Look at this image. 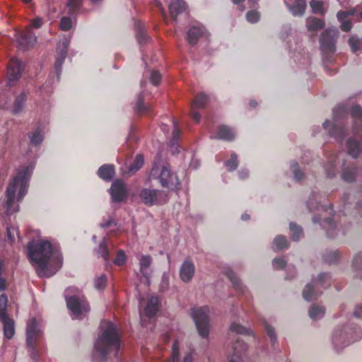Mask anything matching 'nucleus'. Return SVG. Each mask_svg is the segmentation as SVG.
Here are the masks:
<instances>
[{"label": "nucleus", "instance_id": "obj_1", "mask_svg": "<svg viewBox=\"0 0 362 362\" xmlns=\"http://www.w3.org/2000/svg\"><path fill=\"white\" fill-rule=\"evenodd\" d=\"M28 255L40 276H50L62 266V255L56 245L47 240L28 245Z\"/></svg>", "mask_w": 362, "mask_h": 362}, {"label": "nucleus", "instance_id": "obj_2", "mask_svg": "<svg viewBox=\"0 0 362 362\" xmlns=\"http://www.w3.org/2000/svg\"><path fill=\"white\" fill-rule=\"evenodd\" d=\"M34 168L33 165L21 167L16 175L9 182L5 194L4 206L8 213L18 211L17 203L23 197L27 192L28 182Z\"/></svg>", "mask_w": 362, "mask_h": 362}, {"label": "nucleus", "instance_id": "obj_3", "mask_svg": "<svg viewBox=\"0 0 362 362\" xmlns=\"http://www.w3.org/2000/svg\"><path fill=\"white\" fill-rule=\"evenodd\" d=\"M102 333L98 338L95 349L97 352L105 354L112 350H118L119 340L115 326L109 322L101 325Z\"/></svg>", "mask_w": 362, "mask_h": 362}, {"label": "nucleus", "instance_id": "obj_4", "mask_svg": "<svg viewBox=\"0 0 362 362\" xmlns=\"http://www.w3.org/2000/svg\"><path fill=\"white\" fill-rule=\"evenodd\" d=\"M210 308L208 306L196 307L191 310V316L195 323L197 332L202 338L209 334Z\"/></svg>", "mask_w": 362, "mask_h": 362}, {"label": "nucleus", "instance_id": "obj_5", "mask_svg": "<svg viewBox=\"0 0 362 362\" xmlns=\"http://www.w3.org/2000/svg\"><path fill=\"white\" fill-rule=\"evenodd\" d=\"M152 176L158 178L164 187L175 190L178 189L180 182L177 176L163 165H155L151 170Z\"/></svg>", "mask_w": 362, "mask_h": 362}, {"label": "nucleus", "instance_id": "obj_6", "mask_svg": "<svg viewBox=\"0 0 362 362\" xmlns=\"http://www.w3.org/2000/svg\"><path fill=\"white\" fill-rule=\"evenodd\" d=\"M140 317L142 323L144 317H152L158 311V299L155 296H147L146 298H142L139 301Z\"/></svg>", "mask_w": 362, "mask_h": 362}, {"label": "nucleus", "instance_id": "obj_7", "mask_svg": "<svg viewBox=\"0 0 362 362\" xmlns=\"http://www.w3.org/2000/svg\"><path fill=\"white\" fill-rule=\"evenodd\" d=\"M66 303L69 309L75 317H79L89 310V307L86 300L78 296L66 298Z\"/></svg>", "mask_w": 362, "mask_h": 362}, {"label": "nucleus", "instance_id": "obj_8", "mask_svg": "<svg viewBox=\"0 0 362 362\" xmlns=\"http://www.w3.org/2000/svg\"><path fill=\"white\" fill-rule=\"evenodd\" d=\"M178 340L174 341L172 345L171 362H192L193 357L191 351H184Z\"/></svg>", "mask_w": 362, "mask_h": 362}, {"label": "nucleus", "instance_id": "obj_9", "mask_svg": "<svg viewBox=\"0 0 362 362\" xmlns=\"http://www.w3.org/2000/svg\"><path fill=\"white\" fill-rule=\"evenodd\" d=\"M40 336V329L37 321L35 319L30 320L27 327V344L30 347H34Z\"/></svg>", "mask_w": 362, "mask_h": 362}, {"label": "nucleus", "instance_id": "obj_10", "mask_svg": "<svg viewBox=\"0 0 362 362\" xmlns=\"http://www.w3.org/2000/svg\"><path fill=\"white\" fill-rule=\"evenodd\" d=\"M195 274V265L189 260H185L179 270L180 278L185 283L190 282Z\"/></svg>", "mask_w": 362, "mask_h": 362}, {"label": "nucleus", "instance_id": "obj_11", "mask_svg": "<svg viewBox=\"0 0 362 362\" xmlns=\"http://www.w3.org/2000/svg\"><path fill=\"white\" fill-rule=\"evenodd\" d=\"M23 66L21 62L17 59H13L9 63L8 68L7 78L9 85L17 81L21 75Z\"/></svg>", "mask_w": 362, "mask_h": 362}, {"label": "nucleus", "instance_id": "obj_12", "mask_svg": "<svg viewBox=\"0 0 362 362\" xmlns=\"http://www.w3.org/2000/svg\"><path fill=\"white\" fill-rule=\"evenodd\" d=\"M112 199L115 202H122L127 194V188L120 180L115 181L110 188Z\"/></svg>", "mask_w": 362, "mask_h": 362}, {"label": "nucleus", "instance_id": "obj_13", "mask_svg": "<svg viewBox=\"0 0 362 362\" xmlns=\"http://www.w3.org/2000/svg\"><path fill=\"white\" fill-rule=\"evenodd\" d=\"M17 40L19 45L23 47H32L36 42V37L33 35L30 28L21 33Z\"/></svg>", "mask_w": 362, "mask_h": 362}, {"label": "nucleus", "instance_id": "obj_14", "mask_svg": "<svg viewBox=\"0 0 362 362\" xmlns=\"http://www.w3.org/2000/svg\"><path fill=\"white\" fill-rule=\"evenodd\" d=\"M139 197L146 204H153L158 199V192L155 189L144 188L140 191Z\"/></svg>", "mask_w": 362, "mask_h": 362}, {"label": "nucleus", "instance_id": "obj_15", "mask_svg": "<svg viewBox=\"0 0 362 362\" xmlns=\"http://www.w3.org/2000/svg\"><path fill=\"white\" fill-rule=\"evenodd\" d=\"M3 323L4 336L7 339H11L15 334L14 321L8 316L0 319Z\"/></svg>", "mask_w": 362, "mask_h": 362}, {"label": "nucleus", "instance_id": "obj_16", "mask_svg": "<svg viewBox=\"0 0 362 362\" xmlns=\"http://www.w3.org/2000/svg\"><path fill=\"white\" fill-rule=\"evenodd\" d=\"M337 34V31L335 29L329 30L324 33L320 39L322 46L327 48L331 47Z\"/></svg>", "mask_w": 362, "mask_h": 362}, {"label": "nucleus", "instance_id": "obj_17", "mask_svg": "<svg viewBox=\"0 0 362 362\" xmlns=\"http://www.w3.org/2000/svg\"><path fill=\"white\" fill-rule=\"evenodd\" d=\"M185 9V4L182 0H173L169 5V10L172 17L175 18Z\"/></svg>", "mask_w": 362, "mask_h": 362}, {"label": "nucleus", "instance_id": "obj_18", "mask_svg": "<svg viewBox=\"0 0 362 362\" xmlns=\"http://www.w3.org/2000/svg\"><path fill=\"white\" fill-rule=\"evenodd\" d=\"M354 13V10L351 11H340L337 13V18L339 21L341 22V28L344 31L350 30L351 25L349 21H346L349 16L353 15Z\"/></svg>", "mask_w": 362, "mask_h": 362}, {"label": "nucleus", "instance_id": "obj_19", "mask_svg": "<svg viewBox=\"0 0 362 362\" xmlns=\"http://www.w3.org/2000/svg\"><path fill=\"white\" fill-rule=\"evenodd\" d=\"M324 26V22L315 17L308 18L306 20V28L310 32H315Z\"/></svg>", "mask_w": 362, "mask_h": 362}, {"label": "nucleus", "instance_id": "obj_20", "mask_svg": "<svg viewBox=\"0 0 362 362\" xmlns=\"http://www.w3.org/2000/svg\"><path fill=\"white\" fill-rule=\"evenodd\" d=\"M306 8L305 0H296L295 4L290 7V10L294 16H303Z\"/></svg>", "mask_w": 362, "mask_h": 362}, {"label": "nucleus", "instance_id": "obj_21", "mask_svg": "<svg viewBox=\"0 0 362 362\" xmlns=\"http://www.w3.org/2000/svg\"><path fill=\"white\" fill-rule=\"evenodd\" d=\"M216 137L224 140H231L234 137L233 132L226 126L219 127Z\"/></svg>", "mask_w": 362, "mask_h": 362}, {"label": "nucleus", "instance_id": "obj_22", "mask_svg": "<svg viewBox=\"0 0 362 362\" xmlns=\"http://www.w3.org/2000/svg\"><path fill=\"white\" fill-rule=\"evenodd\" d=\"M115 174L114 168L112 165H103L98 170V175L103 180H110Z\"/></svg>", "mask_w": 362, "mask_h": 362}, {"label": "nucleus", "instance_id": "obj_23", "mask_svg": "<svg viewBox=\"0 0 362 362\" xmlns=\"http://www.w3.org/2000/svg\"><path fill=\"white\" fill-rule=\"evenodd\" d=\"M151 264V258L149 256H141L139 259L140 272L148 279V270Z\"/></svg>", "mask_w": 362, "mask_h": 362}, {"label": "nucleus", "instance_id": "obj_24", "mask_svg": "<svg viewBox=\"0 0 362 362\" xmlns=\"http://www.w3.org/2000/svg\"><path fill=\"white\" fill-rule=\"evenodd\" d=\"M310 8L315 13L324 14L326 11V8L324 3L319 0H312L310 2Z\"/></svg>", "mask_w": 362, "mask_h": 362}, {"label": "nucleus", "instance_id": "obj_25", "mask_svg": "<svg viewBox=\"0 0 362 362\" xmlns=\"http://www.w3.org/2000/svg\"><path fill=\"white\" fill-rule=\"evenodd\" d=\"M348 153L353 157L358 156L361 151L360 145L355 141L349 140L347 144Z\"/></svg>", "mask_w": 362, "mask_h": 362}, {"label": "nucleus", "instance_id": "obj_26", "mask_svg": "<svg viewBox=\"0 0 362 362\" xmlns=\"http://www.w3.org/2000/svg\"><path fill=\"white\" fill-rule=\"evenodd\" d=\"M201 34L202 30L200 28L197 27L192 28L187 33V38L190 44H195Z\"/></svg>", "mask_w": 362, "mask_h": 362}, {"label": "nucleus", "instance_id": "obj_27", "mask_svg": "<svg viewBox=\"0 0 362 362\" xmlns=\"http://www.w3.org/2000/svg\"><path fill=\"white\" fill-rule=\"evenodd\" d=\"M325 311L322 308L314 305L310 309L309 316L313 320H317L322 317Z\"/></svg>", "mask_w": 362, "mask_h": 362}, {"label": "nucleus", "instance_id": "obj_28", "mask_svg": "<svg viewBox=\"0 0 362 362\" xmlns=\"http://www.w3.org/2000/svg\"><path fill=\"white\" fill-rule=\"evenodd\" d=\"M206 102L207 97L205 95L200 93L196 96L194 101L192 105V108H202L204 107Z\"/></svg>", "mask_w": 362, "mask_h": 362}, {"label": "nucleus", "instance_id": "obj_29", "mask_svg": "<svg viewBox=\"0 0 362 362\" xmlns=\"http://www.w3.org/2000/svg\"><path fill=\"white\" fill-rule=\"evenodd\" d=\"M8 298L4 294L0 296V319L8 317L6 313Z\"/></svg>", "mask_w": 362, "mask_h": 362}, {"label": "nucleus", "instance_id": "obj_30", "mask_svg": "<svg viewBox=\"0 0 362 362\" xmlns=\"http://www.w3.org/2000/svg\"><path fill=\"white\" fill-rule=\"evenodd\" d=\"M144 164V158L141 155H137L134 163L129 168L130 173H135L140 169Z\"/></svg>", "mask_w": 362, "mask_h": 362}, {"label": "nucleus", "instance_id": "obj_31", "mask_svg": "<svg viewBox=\"0 0 362 362\" xmlns=\"http://www.w3.org/2000/svg\"><path fill=\"white\" fill-rule=\"evenodd\" d=\"M69 45V42L67 40L64 41L62 44L58 45L57 50L59 55V59L58 62L62 61L66 57V49Z\"/></svg>", "mask_w": 362, "mask_h": 362}, {"label": "nucleus", "instance_id": "obj_32", "mask_svg": "<svg viewBox=\"0 0 362 362\" xmlns=\"http://www.w3.org/2000/svg\"><path fill=\"white\" fill-rule=\"evenodd\" d=\"M43 140V134L39 129L35 131L30 136V141L33 144H39Z\"/></svg>", "mask_w": 362, "mask_h": 362}, {"label": "nucleus", "instance_id": "obj_33", "mask_svg": "<svg viewBox=\"0 0 362 362\" xmlns=\"http://www.w3.org/2000/svg\"><path fill=\"white\" fill-rule=\"evenodd\" d=\"M230 329L232 332L237 334H247L249 330L240 324L234 323L230 325Z\"/></svg>", "mask_w": 362, "mask_h": 362}, {"label": "nucleus", "instance_id": "obj_34", "mask_svg": "<svg viewBox=\"0 0 362 362\" xmlns=\"http://www.w3.org/2000/svg\"><path fill=\"white\" fill-rule=\"evenodd\" d=\"M274 244L277 248L284 249V248L287 247L288 241H287L286 238L284 236H277L274 239Z\"/></svg>", "mask_w": 362, "mask_h": 362}, {"label": "nucleus", "instance_id": "obj_35", "mask_svg": "<svg viewBox=\"0 0 362 362\" xmlns=\"http://www.w3.org/2000/svg\"><path fill=\"white\" fill-rule=\"evenodd\" d=\"M72 25V21L69 18L64 17L61 20L59 27L61 30L66 31L71 28Z\"/></svg>", "mask_w": 362, "mask_h": 362}, {"label": "nucleus", "instance_id": "obj_36", "mask_svg": "<svg viewBox=\"0 0 362 362\" xmlns=\"http://www.w3.org/2000/svg\"><path fill=\"white\" fill-rule=\"evenodd\" d=\"M246 18L248 22L254 23L259 21V14L258 12L255 11H251L247 12L246 15Z\"/></svg>", "mask_w": 362, "mask_h": 362}, {"label": "nucleus", "instance_id": "obj_37", "mask_svg": "<svg viewBox=\"0 0 362 362\" xmlns=\"http://www.w3.org/2000/svg\"><path fill=\"white\" fill-rule=\"evenodd\" d=\"M126 259H127V257H126V255L124 254V252L122 250H119L117 253V256H116V258H115L114 262L115 264H117L118 266H121L125 263Z\"/></svg>", "mask_w": 362, "mask_h": 362}, {"label": "nucleus", "instance_id": "obj_38", "mask_svg": "<svg viewBox=\"0 0 362 362\" xmlns=\"http://www.w3.org/2000/svg\"><path fill=\"white\" fill-rule=\"evenodd\" d=\"M313 294V286L311 284H308L305 287L303 293V298L308 300H310Z\"/></svg>", "mask_w": 362, "mask_h": 362}, {"label": "nucleus", "instance_id": "obj_39", "mask_svg": "<svg viewBox=\"0 0 362 362\" xmlns=\"http://www.w3.org/2000/svg\"><path fill=\"white\" fill-rule=\"evenodd\" d=\"M290 229L292 234V238L293 240H298L300 234L301 233V230L299 227L293 223L290 224Z\"/></svg>", "mask_w": 362, "mask_h": 362}, {"label": "nucleus", "instance_id": "obj_40", "mask_svg": "<svg viewBox=\"0 0 362 362\" xmlns=\"http://www.w3.org/2000/svg\"><path fill=\"white\" fill-rule=\"evenodd\" d=\"M226 166L229 170H233L237 167V156L232 155L230 160L226 163Z\"/></svg>", "mask_w": 362, "mask_h": 362}, {"label": "nucleus", "instance_id": "obj_41", "mask_svg": "<svg viewBox=\"0 0 362 362\" xmlns=\"http://www.w3.org/2000/svg\"><path fill=\"white\" fill-rule=\"evenodd\" d=\"M98 252L103 257H104L105 259H107L109 254L107 250H106V243L105 240H103V242L100 243L99 246Z\"/></svg>", "mask_w": 362, "mask_h": 362}, {"label": "nucleus", "instance_id": "obj_42", "mask_svg": "<svg viewBox=\"0 0 362 362\" xmlns=\"http://www.w3.org/2000/svg\"><path fill=\"white\" fill-rule=\"evenodd\" d=\"M106 279L105 276H101L97 278L95 281V286L98 289L103 288L105 286Z\"/></svg>", "mask_w": 362, "mask_h": 362}, {"label": "nucleus", "instance_id": "obj_43", "mask_svg": "<svg viewBox=\"0 0 362 362\" xmlns=\"http://www.w3.org/2000/svg\"><path fill=\"white\" fill-rule=\"evenodd\" d=\"M160 77L161 76L159 72L153 71L151 74L150 81L153 84L157 85L160 80Z\"/></svg>", "mask_w": 362, "mask_h": 362}, {"label": "nucleus", "instance_id": "obj_44", "mask_svg": "<svg viewBox=\"0 0 362 362\" xmlns=\"http://www.w3.org/2000/svg\"><path fill=\"white\" fill-rule=\"evenodd\" d=\"M264 328H265V330H266L267 334L272 339H274L275 338V331H274V328L267 323L264 324Z\"/></svg>", "mask_w": 362, "mask_h": 362}, {"label": "nucleus", "instance_id": "obj_45", "mask_svg": "<svg viewBox=\"0 0 362 362\" xmlns=\"http://www.w3.org/2000/svg\"><path fill=\"white\" fill-rule=\"evenodd\" d=\"M285 264V261L283 259H276L273 261V266L276 269L283 268Z\"/></svg>", "mask_w": 362, "mask_h": 362}, {"label": "nucleus", "instance_id": "obj_46", "mask_svg": "<svg viewBox=\"0 0 362 362\" xmlns=\"http://www.w3.org/2000/svg\"><path fill=\"white\" fill-rule=\"evenodd\" d=\"M2 262H0V291H3L6 288V281L1 274Z\"/></svg>", "mask_w": 362, "mask_h": 362}, {"label": "nucleus", "instance_id": "obj_47", "mask_svg": "<svg viewBox=\"0 0 362 362\" xmlns=\"http://www.w3.org/2000/svg\"><path fill=\"white\" fill-rule=\"evenodd\" d=\"M81 3V0H68V6L73 10L77 8Z\"/></svg>", "mask_w": 362, "mask_h": 362}, {"label": "nucleus", "instance_id": "obj_48", "mask_svg": "<svg viewBox=\"0 0 362 362\" xmlns=\"http://www.w3.org/2000/svg\"><path fill=\"white\" fill-rule=\"evenodd\" d=\"M233 349L236 354H239L240 352L245 349V344L238 341V344L234 346Z\"/></svg>", "mask_w": 362, "mask_h": 362}, {"label": "nucleus", "instance_id": "obj_49", "mask_svg": "<svg viewBox=\"0 0 362 362\" xmlns=\"http://www.w3.org/2000/svg\"><path fill=\"white\" fill-rule=\"evenodd\" d=\"M31 25L34 28H39L42 25V19L39 17L35 18Z\"/></svg>", "mask_w": 362, "mask_h": 362}, {"label": "nucleus", "instance_id": "obj_50", "mask_svg": "<svg viewBox=\"0 0 362 362\" xmlns=\"http://www.w3.org/2000/svg\"><path fill=\"white\" fill-rule=\"evenodd\" d=\"M303 173L298 169L297 165L294 166V176L296 179L300 180L303 177Z\"/></svg>", "mask_w": 362, "mask_h": 362}, {"label": "nucleus", "instance_id": "obj_51", "mask_svg": "<svg viewBox=\"0 0 362 362\" xmlns=\"http://www.w3.org/2000/svg\"><path fill=\"white\" fill-rule=\"evenodd\" d=\"M195 109L196 108L192 107V117L196 122H198L200 119V115L199 114V112L195 111Z\"/></svg>", "mask_w": 362, "mask_h": 362}, {"label": "nucleus", "instance_id": "obj_52", "mask_svg": "<svg viewBox=\"0 0 362 362\" xmlns=\"http://www.w3.org/2000/svg\"><path fill=\"white\" fill-rule=\"evenodd\" d=\"M358 43V40L355 38H351L349 40V44L353 49V51H356L357 49L356 44Z\"/></svg>", "mask_w": 362, "mask_h": 362}, {"label": "nucleus", "instance_id": "obj_53", "mask_svg": "<svg viewBox=\"0 0 362 362\" xmlns=\"http://www.w3.org/2000/svg\"><path fill=\"white\" fill-rule=\"evenodd\" d=\"M353 114L355 116H360L362 114V110L360 107H356L353 109Z\"/></svg>", "mask_w": 362, "mask_h": 362}, {"label": "nucleus", "instance_id": "obj_54", "mask_svg": "<svg viewBox=\"0 0 362 362\" xmlns=\"http://www.w3.org/2000/svg\"><path fill=\"white\" fill-rule=\"evenodd\" d=\"M173 127H174L173 132V136L175 138H176L179 134V130L175 124H173Z\"/></svg>", "mask_w": 362, "mask_h": 362}, {"label": "nucleus", "instance_id": "obj_55", "mask_svg": "<svg viewBox=\"0 0 362 362\" xmlns=\"http://www.w3.org/2000/svg\"><path fill=\"white\" fill-rule=\"evenodd\" d=\"M14 232V229H10V228H8V235L10 239H11V236H12V233Z\"/></svg>", "mask_w": 362, "mask_h": 362}, {"label": "nucleus", "instance_id": "obj_56", "mask_svg": "<svg viewBox=\"0 0 362 362\" xmlns=\"http://www.w3.org/2000/svg\"><path fill=\"white\" fill-rule=\"evenodd\" d=\"M229 362H240V360L239 358H237V359L232 358L230 360Z\"/></svg>", "mask_w": 362, "mask_h": 362}, {"label": "nucleus", "instance_id": "obj_57", "mask_svg": "<svg viewBox=\"0 0 362 362\" xmlns=\"http://www.w3.org/2000/svg\"><path fill=\"white\" fill-rule=\"evenodd\" d=\"M344 180H346L347 181H351V180H352V178L346 177L344 174Z\"/></svg>", "mask_w": 362, "mask_h": 362}, {"label": "nucleus", "instance_id": "obj_58", "mask_svg": "<svg viewBox=\"0 0 362 362\" xmlns=\"http://www.w3.org/2000/svg\"><path fill=\"white\" fill-rule=\"evenodd\" d=\"M242 218H243V220H247V219L248 218V216H247V215H243V216H242Z\"/></svg>", "mask_w": 362, "mask_h": 362}, {"label": "nucleus", "instance_id": "obj_59", "mask_svg": "<svg viewBox=\"0 0 362 362\" xmlns=\"http://www.w3.org/2000/svg\"><path fill=\"white\" fill-rule=\"evenodd\" d=\"M21 1H22L23 3L27 4V3L30 2L32 0H21Z\"/></svg>", "mask_w": 362, "mask_h": 362}, {"label": "nucleus", "instance_id": "obj_60", "mask_svg": "<svg viewBox=\"0 0 362 362\" xmlns=\"http://www.w3.org/2000/svg\"><path fill=\"white\" fill-rule=\"evenodd\" d=\"M242 0H233V1L235 3V4H238L239 2H240Z\"/></svg>", "mask_w": 362, "mask_h": 362}, {"label": "nucleus", "instance_id": "obj_61", "mask_svg": "<svg viewBox=\"0 0 362 362\" xmlns=\"http://www.w3.org/2000/svg\"><path fill=\"white\" fill-rule=\"evenodd\" d=\"M91 1L96 3V2L99 1L100 0H91Z\"/></svg>", "mask_w": 362, "mask_h": 362}, {"label": "nucleus", "instance_id": "obj_62", "mask_svg": "<svg viewBox=\"0 0 362 362\" xmlns=\"http://www.w3.org/2000/svg\"><path fill=\"white\" fill-rule=\"evenodd\" d=\"M361 18H362V12L361 13Z\"/></svg>", "mask_w": 362, "mask_h": 362}]
</instances>
